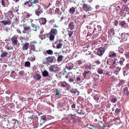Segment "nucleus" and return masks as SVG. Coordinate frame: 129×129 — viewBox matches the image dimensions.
<instances>
[{"label":"nucleus","instance_id":"nucleus-8","mask_svg":"<svg viewBox=\"0 0 129 129\" xmlns=\"http://www.w3.org/2000/svg\"><path fill=\"white\" fill-rule=\"evenodd\" d=\"M55 44H56V47L57 49H60L61 48L63 45L62 41H56Z\"/></svg>","mask_w":129,"mask_h":129},{"label":"nucleus","instance_id":"nucleus-38","mask_svg":"<svg viewBox=\"0 0 129 129\" xmlns=\"http://www.w3.org/2000/svg\"><path fill=\"white\" fill-rule=\"evenodd\" d=\"M121 69V68L119 67H116L115 68V71L117 72H118Z\"/></svg>","mask_w":129,"mask_h":129},{"label":"nucleus","instance_id":"nucleus-32","mask_svg":"<svg viewBox=\"0 0 129 129\" xmlns=\"http://www.w3.org/2000/svg\"><path fill=\"white\" fill-rule=\"evenodd\" d=\"M24 66L26 67H29L30 66V62L28 61H27L25 62V63Z\"/></svg>","mask_w":129,"mask_h":129},{"label":"nucleus","instance_id":"nucleus-60","mask_svg":"<svg viewBox=\"0 0 129 129\" xmlns=\"http://www.w3.org/2000/svg\"><path fill=\"white\" fill-rule=\"evenodd\" d=\"M120 112V110L119 109L117 108L115 110V112L117 114L118 113Z\"/></svg>","mask_w":129,"mask_h":129},{"label":"nucleus","instance_id":"nucleus-59","mask_svg":"<svg viewBox=\"0 0 129 129\" xmlns=\"http://www.w3.org/2000/svg\"><path fill=\"white\" fill-rule=\"evenodd\" d=\"M124 68H126V69L128 70L129 69V63H127Z\"/></svg>","mask_w":129,"mask_h":129},{"label":"nucleus","instance_id":"nucleus-20","mask_svg":"<svg viewBox=\"0 0 129 129\" xmlns=\"http://www.w3.org/2000/svg\"><path fill=\"white\" fill-rule=\"evenodd\" d=\"M42 75L44 77H46L49 76V73L46 70H45L42 72Z\"/></svg>","mask_w":129,"mask_h":129},{"label":"nucleus","instance_id":"nucleus-35","mask_svg":"<svg viewBox=\"0 0 129 129\" xmlns=\"http://www.w3.org/2000/svg\"><path fill=\"white\" fill-rule=\"evenodd\" d=\"M76 112H77L78 114H82L83 115L85 114V113L83 112V111L81 110L80 111H79L78 109V110H77L76 111Z\"/></svg>","mask_w":129,"mask_h":129},{"label":"nucleus","instance_id":"nucleus-4","mask_svg":"<svg viewBox=\"0 0 129 129\" xmlns=\"http://www.w3.org/2000/svg\"><path fill=\"white\" fill-rule=\"evenodd\" d=\"M37 8L35 10V13L37 15L39 16L42 13V9L41 8L40 6L39 5H37Z\"/></svg>","mask_w":129,"mask_h":129},{"label":"nucleus","instance_id":"nucleus-37","mask_svg":"<svg viewBox=\"0 0 129 129\" xmlns=\"http://www.w3.org/2000/svg\"><path fill=\"white\" fill-rule=\"evenodd\" d=\"M66 68L69 70H71L73 68L72 66L69 65V64L66 65Z\"/></svg>","mask_w":129,"mask_h":129},{"label":"nucleus","instance_id":"nucleus-30","mask_svg":"<svg viewBox=\"0 0 129 129\" xmlns=\"http://www.w3.org/2000/svg\"><path fill=\"white\" fill-rule=\"evenodd\" d=\"M104 70L101 68H99L97 70V72L99 74H102L103 73Z\"/></svg>","mask_w":129,"mask_h":129},{"label":"nucleus","instance_id":"nucleus-10","mask_svg":"<svg viewBox=\"0 0 129 129\" xmlns=\"http://www.w3.org/2000/svg\"><path fill=\"white\" fill-rule=\"evenodd\" d=\"M24 6L25 7H29L32 6V4L30 1H26L24 3Z\"/></svg>","mask_w":129,"mask_h":129},{"label":"nucleus","instance_id":"nucleus-57","mask_svg":"<svg viewBox=\"0 0 129 129\" xmlns=\"http://www.w3.org/2000/svg\"><path fill=\"white\" fill-rule=\"evenodd\" d=\"M39 2V1L38 0H34L33 2H31V3L32 4V3L37 4Z\"/></svg>","mask_w":129,"mask_h":129},{"label":"nucleus","instance_id":"nucleus-51","mask_svg":"<svg viewBox=\"0 0 129 129\" xmlns=\"http://www.w3.org/2000/svg\"><path fill=\"white\" fill-rule=\"evenodd\" d=\"M47 21L49 22L50 25H52L54 22L55 20L54 19H52L51 20L49 21Z\"/></svg>","mask_w":129,"mask_h":129},{"label":"nucleus","instance_id":"nucleus-9","mask_svg":"<svg viewBox=\"0 0 129 129\" xmlns=\"http://www.w3.org/2000/svg\"><path fill=\"white\" fill-rule=\"evenodd\" d=\"M11 21L9 19H7V20H3L1 21V22L4 25H10L11 24Z\"/></svg>","mask_w":129,"mask_h":129},{"label":"nucleus","instance_id":"nucleus-14","mask_svg":"<svg viewBox=\"0 0 129 129\" xmlns=\"http://www.w3.org/2000/svg\"><path fill=\"white\" fill-rule=\"evenodd\" d=\"M69 28L71 30L73 29L75 27L74 24V22H71L69 24Z\"/></svg>","mask_w":129,"mask_h":129},{"label":"nucleus","instance_id":"nucleus-36","mask_svg":"<svg viewBox=\"0 0 129 129\" xmlns=\"http://www.w3.org/2000/svg\"><path fill=\"white\" fill-rule=\"evenodd\" d=\"M125 60V59H123L120 60L119 61H118V63H119L120 66H122L123 65H124L123 63Z\"/></svg>","mask_w":129,"mask_h":129},{"label":"nucleus","instance_id":"nucleus-31","mask_svg":"<svg viewBox=\"0 0 129 129\" xmlns=\"http://www.w3.org/2000/svg\"><path fill=\"white\" fill-rule=\"evenodd\" d=\"M118 61H117V59H114L112 65H113L115 67L117 65V63H118Z\"/></svg>","mask_w":129,"mask_h":129},{"label":"nucleus","instance_id":"nucleus-15","mask_svg":"<svg viewBox=\"0 0 129 129\" xmlns=\"http://www.w3.org/2000/svg\"><path fill=\"white\" fill-rule=\"evenodd\" d=\"M50 33L52 34H53L54 35H56L57 34V31L55 29L52 28L50 31Z\"/></svg>","mask_w":129,"mask_h":129},{"label":"nucleus","instance_id":"nucleus-18","mask_svg":"<svg viewBox=\"0 0 129 129\" xmlns=\"http://www.w3.org/2000/svg\"><path fill=\"white\" fill-rule=\"evenodd\" d=\"M123 8L124 11L127 12V14H129V9L127 6L126 5L124 6L123 7Z\"/></svg>","mask_w":129,"mask_h":129},{"label":"nucleus","instance_id":"nucleus-34","mask_svg":"<svg viewBox=\"0 0 129 129\" xmlns=\"http://www.w3.org/2000/svg\"><path fill=\"white\" fill-rule=\"evenodd\" d=\"M127 1L128 0H121L120 1V3L122 5H124L127 3Z\"/></svg>","mask_w":129,"mask_h":129},{"label":"nucleus","instance_id":"nucleus-39","mask_svg":"<svg viewBox=\"0 0 129 129\" xmlns=\"http://www.w3.org/2000/svg\"><path fill=\"white\" fill-rule=\"evenodd\" d=\"M46 52L47 54L50 55H52L53 54V51L51 50H47Z\"/></svg>","mask_w":129,"mask_h":129},{"label":"nucleus","instance_id":"nucleus-52","mask_svg":"<svg viewBox=\"0 0 129 129\" xmlns=\"http://www.w3.org/2000/svg\"><path fill=\"white\" fill-rule=\"evenodd\" d=\"M125 33H122L121 35V38L122 39H125V40L126 39V38H126V37H125V36H126L125 35Z\"/></svg>","mask_w":129,"mask_h":129},{"label":"nucleus","instance_id":"nucleus-43","mask_svg":"<svg viewBox=\"0 0 129 129\" xmlns=\"http://www.w3.org/2000/svg\"><path fill=\"white\" fill-rule=\"evenodd\" d=\"M55 36L53 34H50V40L51 41H52L54 39Z\"/></svg>","mask_w":129,"mask_h":129},{"label":"nucleus","instance_id":"nucleus-17","mask_svg":"<svg viewBox=\"0 0 129 129\" xmlns=\"http://www.w3.org/2000/svg\"><path fill=\"white\" fill-rule=\"evenodd\" d=\"M40 21L41 24L44 25L46 23V20L45 18H42L40 19Z\"/></svg>","mask_w":129,"mask_h":129},{"label":"nucleus","instance_id":"nucleus-63","mask_svg":"<svg viewBox=\"0 0 129 129\" xmlns=\"http://www.w3.org/2000/svg\"><path fill=\"white\" fill-rule=\"evenodd\" d=\"M91 125L89 124H87L86 125V126L87 127L90 129H92V128H91Z\"/></svg>","mask_w":129,"mask_h":129},{"label":"nucleus","instance_id":"nucleus-11","mask_svg":"<svg viewBox=\"0 0 129 129\" xmlns=\"http://www.w3.org/2000/svg\"><path fill=\"white\" fill-rule=\"evenodd\" d=\"M55 58V57L54 56H49L47 57L46 59L47 62L52 63L53 62V61Z\"/></svg>","mask_w":129,"mask_h":129},{"label":"nucleus","instance_id":"nucleus-49","mask_svg":"<svg viewBox=\"0 0 129 129\" xmlns=\"http://www.w3.org/2000/svg\"><path fill=\"white\" fill-rule=\"evenodd\" d=\"M116 11L117 12V13H119L120 12V6H118L116 8Z\"/></svg>","mask_w":129,"mask_h":129},{"label":"nucleus","instance_id":"nucleus-45","mask_svg":"<svg viewBox=\"0 0 129 129\" xmlns=\"http://www.w3.org/2000/svg\"><path fill=\"white\" fill-rule=\"evenodd\" d=\"M8 14L10 16V17H13L14 16L13 14L12 13V11H9Z\"/></svg>","mask_w":129,"mask_h":129},{"label":"nucleus","instance_id":"nucleus-3","mask_svg":"<svg viewBox=\"0 0 129 129\" xmlns=\"http://www.w3.org/2000/svg\"><path fill=\"white\" fill-rule=\"evenodd\" d=\"M17 38L18 36L17 35H15L12 38L10 39L12 43L14 45L17 44L18 43L17 40Z\"/></svg>","mask_w":129,"mask_h":129},{"label":"nucleus","instance_id":"nucleus-55","mask_svg":"<svg viewBox=\"0 0 129 129\" xmlns=\"http://www.w3.org/2000/svg\"><path fill=\"white\" fill-rule=\"evenodd\" d=\"M117 101V100L115 98H113L111 99V102L113 103H115Z\"/></svg>","mask_w":129,"mask_h":129},{"label":"nucleus","instance_id":"nucleus-48","mask_svg":"<svg viewBox=\"0 0 129 129\" xmlns=\"http://www.w3.org/2000/svg\"><path fill=\"white\" fill-rule=\"evenodd\" d=\"M94 99L96 101H98L99 99V97L97 95H95L93 96Z\"/></svg>","mask_w":129,"mask_h":129},{"label":"nucleus","instance_id":"nucleus-27","mask_svg":"<svg viewBox=\"0 0 129 129\" xmlns=\"http://www.w3.org/2000/svg\"><path fill=\"white\" fill-rule=\"evenodd\" d=\"M8 3V0H2V4L4 6H5V5L7 4Z\"/></svg>","mask_w":129,"mask_h":129},{"label":"nucleus","instance_id":"nucleus-16","mask_svg":"<svg viewBox=\"0 0 129 129\" xmlns=\"http://www.w3.org/2000/svg\"><path fill=\"white\" fill-rule=\"evenodd\" d=\"M70 91L72 93L77 94V95L79 94L78 91L76 89H72L70 90Z\"/></svg>","mask_w":129,"mask_h":129},{"label":"nucleus","instance_id":"nucleus-44","mask_svg":"<svg viewBox=\"0 0 129 129\" xmlns=\"http://www.w3.org/2000/svg\"><path fill=\"white\" fill-rule=\"evenodd\" d=\"M31 26L33 27L32 30L36 31L37 30L36 25L35 24H33Z\"/></svg>","mask_w":129,"mask_h":129},{"label":"nucleus","instance_id":"nucleus-42","mask_svg":"<svg viewBox=\"0 0 129 129\" xmlns=\"http://www.w3.org/2000/svg\"><path fill=\"white\" fill-rule=\"evenodd\" d=\"M16 73L14 71H13L11 73V77H14L16 76Z\"/></svg>","mask_w":129,"mask_h":129},{"label":"nucleus","instance_id":"nucleus-61","mask_svg":"<svg viewBox=\"0 0 129 129\" xmlns=\"http://www.w3.org/2000/svg\"><path fill=\"white\" fill-rule=\"evenodd\" d=\"M95 9L96 10L98 9L100 7V5H99L97 4L95 6Z\"/></svg>","mask_w":129,"mask_h":129},{"label":"nucleus","instance_id":"nucleus-23","mask_svg":"<svg viewBox=\"0 0 129 129\" xmlns=\"http://www.w3.org/2000/svg\"><path fill=\"white\" fill-rule=\"evenodd\" d=\"M114 60V59L111 58H109L107 62V64L108 65H112Z\"/></svg>","mask_w":129,"mask_h":129},{"label":"nucleus","instance_id":"nucleus-58","mask_svg":"<svg viewBox=\"0 0 129 129\" xmlns=\"http://www.w3.org/2000/svg\"><path fill=\"white\" fill-rule=\"evenodd\" d=\"M24 73V72L23 71H20L19 72V74L21 76L23 75Z\"/></svg>","mask_w":129,"mask_h":129},{"label":"nucleus","instance_id":"nucleus-5","mask_svg":"<svg viewBox=\"0 0 129 129\" xmlns=\"http://www.w3.org/2000/svg\"><path fill=\"white\" fill-rule=\"evenodd\" d=\"M91 73L89 71H84L82 73V75L85 79H88L87 76L89 77L91 75Z\"/></svg>","mask_w":129,"mask_h":129},{"label":"nucleus","instance_id":"nucleus-50","mask_svg":"<svg viewBox=\"0 0 129 129\" xmlns=\"http://www.w3.org/2000/svg\"><path fill=\"white\" fill-rule=\"evenodd\" d=\"M68 34L69 36V37L72 36L73 34V32L71 31L68 30Z\"/></svg>","mask_w":129,"mask_h":129},{"label":"nucleus","instance_id":"nucleus-24","mask_svg":"<svg viewBox=\"0 0 129 129\" xmlns=\"http://www.w3.org/2000/svg\"><path fill=\"white\" fill-rule=\"evenodd\" d=\"M5 48L8 50L13 49V47H11L10 45L9 44H7V45L5 46Z\"/></svg>","mask_w":129,"mask_h":129},{"label":"nucleus","instance_id":"nucleus-54","mask_svg":"<svg viewBox=\"0 0 129 129\" xmlns=\"http://www.w3.org/2000/svg\"><path fill=\"white\" fill-rule=\"evenodd\" d=\"M120 24L123 27L126 24V23L124 21H123L121 22Z\"/></svg>","mask_w":129,"mask_h":129},{"label":"nucleus","instance_id":"nucleus-62","mask_svg":"<svg viewBox=\"0 0 129 129\" xmlns=\"http://www.w3.org/2000/svg\"><path fill=\"white\" fill-rule=\"evenodd\" d=\"M114 25L117 26L118 25V21L117 20H115V21L114 23Z\"/></svg>","mask_w":129,"mask_h":129},{"label":"nucleus","instance_id":"nucleus-13","mask_svg":"<svg viewBox=\"0 0 129 129\" xmlns=\"http://www.w3.org/2000/svg\"><path fill=\"white\" fill-rule=\"evenodd\" d=\"M29 46V44L28 43H26L24 44L22 47V49L23 50H27Z\"/></svg>","mask_w":129,"mask_h":129},{"label":"nucleus","instance_id":"nucleus-25","mask_svg":"<svg viewBox=\"0 0 129 129\" xmlns=\"http://www.w3.org/2000/svg\"><path fill=\"white\" fill-rule=\"evenodd\" d=\"M8 54V52L6 51L3 52L0 55V57L1 58L4 57L6 56Z\"/></svg>","mask_w":129,"mask_h":129},{"label":"nucleus","instance_id":"nucleus-7","mask_svg":"<svg viewBox=\"0 0 129 129\" xmlns=\"http://www.w3.org/2000/svg\"><path fill=\"white\" fill-rule=\"evenodd\" d=\"M24 30L22 31L23 33L28 34L30 31V27L28 26H24L23 27Z\"/></svg>","mask_w":129,"mask_h":129},{"label":"nucleus","instance_id":"nucleus-56","mask_svg":"<svg viewBox=\"0 0 129 129\" xmlns=\"http://www.w3.org/2000/svg\"><path fill=\"white\" fill-rule=\"evenodd\" d=\"M99 35V34H97L93 35V36L92 37V39H95L98 37Z\"/></svg>","mask_w":129,"mask_h":129},{"label":"nucleus","instance_id":"nucleus-12","mask_svg":"<svg viewBox=\"0 0 129 129\" xmlns=\"http://www.w3.org/2000/svg\"><path fill=\"white\" fill-rule=\"evenodd\" d=\"M116 56V54L113 51H111L109 53V57L112 58L113 57H115Z\"/></svg>","mask_w":129,"mask_h":129},{"label":"nucleus","instance_id":"nucleus-29","mask_svg":"<svg viewBox=\"0 0 129 129\" xmlns=\"http://www.w3.org/2000/svg\"><path fill=\"white\" fill-rule=\"evenodd\" d=\"M35 78L36 80H38L41 79V77L39 74H37L35 75Z\"/></svg>","mask_w":129,"mask_h":129},{"label":"nucleus","instance_id":"nucleus-1","mask_svg":"<svg viewBox=\"0 0 129 129\" xmlns=\"http://www.w3.org/2000/svg\"><path fill=\"white\" fill-rule=\"evenodd\" d=\"M49 69L51 72H55L58 71L59 70V68L57 65H51L49 67Z\"/></svg>","mask_w":129,"mask_h":129},{"label":"nucleus","instance_id":"nucleus-22","mask_svg":"<svg viewBox=\"0 0 129 129\" xmlns=\"http://www.w3.org/2000/svg\"><path fill=\"white\" fill-rule=\"evenodd\" d=\"M122 70L124 76H125V75H126L127 74V71L128 70L126 69V68H123Z\"/></svg>","mask_w":129,"mask_h":129},{"label":"nucleus","instance_id":"nucleus-6","mask_svg":"<svg viewBox=\"0 0 129 129\" xmlns=\"http://www.w3.org/2000/svg\"><path fill=\"white\" fill-rule=\"evenodd\" d=\"M105 51L104 49V48H99L98 49L97 52V54L100 56H101L103 54Z\"/></svg>","mask_w":129,"mask_h":129},{"label":"nucleus","instance_id":"nucleus-21","mask_svg":"<svg viewBox=\"0 0 129 129\" xmlns=\"http://www.w3.org/2000/svg\"><path fill=\"white\" fill-rule=\"evenodd\" d=\"M61 86L62 87H66L68 84L65 81H62L60 82Z\"/></svg>","mask_w":129,"mask_h":129},{"label":"nucleus","instance_id":"nucleus-40","mask_svg":"<svg viewBox=\"0 0 129 129\" xmlns=\"http://www.w3.org/2000/svg\"><path fill=\"white\" fill-rule=\"evenodd\" d=\"M96 30V31H100L101 29V26L100 25H98L97 26V28H95Z\"/></svg>","mask_w":129,"mask_h":129},{"label":"nucleus","instance_id":"nucleus-46","mask_svg":"<svg viewBox=\"0 0 129 129\" xmlns=\"http://www.w3.org/2000/svg\"><path fill=\"white\" fill-rule=\"evenodd\" d=\"M93 32H94L93 31V29L92 28H91V27H90L89 28V30H88V34L89 33V34H91L92 33H93Z\"/></svg>","mask_w":129,"mask_h":129},{"label":"nucleus","instance_id":"nucleus-2","mask_svg":"<svg viewBox=\"0 0 129 129\" xmlns=\"http://www.w3.org/2000/svg\"><path fill=\"white\" fill-rule=\"evenodd\" d=\"M82 8L83 10L86 12L91 11L93 9L90 7V6L85 4H83Z\"/></svg>","mask_w":129,"mask_h":129},{"label":"nucleus","instance_id":"nucleus-47","mask_svg":"<svg viewBox=\"0 0 129 129\" xmlns=\"http://www.w3.org/2000/svg\"><path fill=\"white\" fill-rule=\"evenodd\" d=\"M85 69L87 70L90 69L91 68V66L89 65H86L85 66Z\"/></svg>","mask_w":129,"mask_h":129},{"label":"nucleus","instance_id":"nucleus-33","mask_svg":"<svg viewBox=\"0 0 129 129\" xmlns=\"http://www.w3.org/2000/svg\"><path fill=\"white\" fill-rule=\"evenodd\" d=\"M63 57V56L62 55H60L58 56V58L57 60L59 62H61L62 60V58Z\"/></svg>","mask_w":129,"mask_h":129},{"label":"nucleus","instance_id":"nucleus-19","mask_svg":"<svg viewBox=\"0 0 129 129\" xmlns=\"http://www.w3.org/2000/svg\"><path fill=\"white\" fill-rule=\"evenodd\" d=\"M123 93L124 94H125L127 95L129 94V91L128 90V87L125 88L123 91Z\"/></svg>","mask_w":129,"mask_h":129},{"label":"nucleus","instance_id":"nucleus-26","mask_svg":"<svg viewBox=\"0 0 129 129\" xmlns=\"http://www.w3.org/2000/svg\"><path fill=\"white\" fill-rule=\"evenodd\" d=\"M125 82V81L123 80H120L119 82L118 85L119 86H121L122 85L124 84Z\"/></svg>","mask_w":129,"mask_h":129},{"label":"nucleus","instance_id":"nucleus-53","mask_svg":"<svg viewBox=\"0 0 129 129\" xmlns=\"http://www.w3.org/2000/svg\"><path fill=\"white\" fill-rule=\"evenodd\" d=\"M123 50L121 48H118V52L120 53H123Z\"/></svg>","mask_w":129,"mask_h":129},{"label":"nucleus","instance_id":"nucleus-64","mask_svg":"<svg viewBox=\"0 0 129 129\" xmlns=\"http://www.w3.org/2000/svg\"><path fill=\"white\" fill-rule=\"evenodd\" d=\"M31 48L32 50L33 51H35V48L34 46V45H33L31 46Z\"/></svg>","mask_w":129,"mask_h":129},{"label":"nucleus","instance_id":"nucleus-41","mask_svg":"<svg viewBox=\"0 0 129 129\" xmlns=\"http://www.w3.org/2000/svg\"><path fill=\"white\" fill-rule=\"evenodd\" d=\"M75 9L74 8L72 7L71 8L70 10V12L71 14H73L75 11Z\"/></svg>","mask_w":129,"mask_h":129},{"label":"nucleus","instance_id":"nucleus-28","mask_svg":"<svg viewBox=\"0 0 129 129\" xmlns=\"http://www.w3.org/2000/svg\"><path fill=\"white\" fill-rule=\"evenodd\" d=\"M75 114H70L68 115L69 119H70L71 120L72 119H74V117L75 116Z\"/></svg>","mask_w":129,"mask_h":129}]
</instances>
